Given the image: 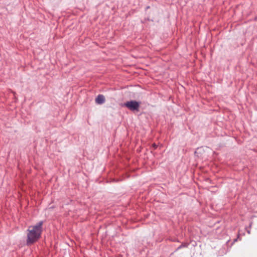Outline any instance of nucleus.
<instances>
[{"instance_id": "5", "label": "nucleus", "mask_w": 257, "mask_h": 257, "mask_svg": "<svg viewBox=\"0 0 257 257\" xmlns=\"http://www.w3.org/2000/svg\"><path fill=\"white\" fill-rule=\"evenodd\" d=\"M153 147H154L155 149L157 148V145H156V144H154L153 145Z\"/></svg>"}, {"instance_id": "2", "label": "nucleus", "mask_w": 257, "mask_h": 257, "mask_svg": "<svg viewBox=\"0 0 257 257\" xmlns=\"http://www.w3.org/2000/svg\"><path fill=\"white\" fill-rule=\"evenodd\" d=\"M124 106L131 110L138 111L140 107V103L135 100H132L124 103Z\"/></svg>"}, {"instance_id": "3", "label": "nucleus", "mask_w": 257, "mask_h": 257, "mask_svg": "<svg viewBox=\"0 0 257 257\" xmlns=\"http://www.w3.org/2000/svg\"><path fill=\"white\" fill-rule=\"evenodd\" d=\"M208 150V148L201 147L196 150L195 152V154L198 156V159H203V156L206 155L205 154V152Z\"/></svg>"}, {"instance_id": "4", "label": "nucleus", "mask_w": 257, "mask_h": 257, "mask_svg": "<svg viewBox=\"0 0 257 257\" xmlns=\"http://www.w3.org/2000/svg\"><path fill=\"white\" fill-rule=\"evenodd\" d=\"M95 102L98 104H101L104 103L105 98L103 95L99 94L95 98Z\"/></svg>"}, {"instance_id": "6", "label": "nucleus", "mask_w": 257, "mask_h": 257, "mask_svg": "<svg viewBox=\"0 0 257 257\" xmlns=\"http://www.w3.org/2000/svg\"><path fill=\"white\" fill-rule=\"evenodd\" d=\"M182 245L180 246L178 248V249L182 247Z\"/></svg>"}, {"instance_id": "1", "label": "nucleus", "mask_w": 257, "mask_h": 257, "mask_svg": "<svg viewBox=\"0 0 257 257\" xmlns=\"http://www.w3.org/2000/svg\"><path fill=\"white\" fill-rule=\"evenodd\" d=\"M43 221H40L34 225L29 226L27 230V244L31 245L37 241L42 232Z\"/></svg>"}]
</instances>
